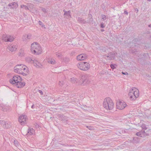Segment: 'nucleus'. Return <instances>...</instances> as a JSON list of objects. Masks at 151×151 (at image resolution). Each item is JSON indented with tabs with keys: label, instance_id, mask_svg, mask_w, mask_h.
<instances>
[{
	"label": "nucleus",
	"instance_id": "obj_1",
	"mask_svg": "<svg viewBox=\"0 0 151 151\" xmlns=\"http://www.w3.org/2000/svg\"><path fill=\"white\" fill-rule=\"evenodd\" d=\"M9 81L10 83L15 85L18 88H22L25 84L24 82H22V78L18 75L14 76L12 79L9 80Z\"/></svg>",
	"mask_w": 151,
	"mask_h": 151
},
{
	"label": "nucleus",
	"instance_id": "obj_2",
	"mask_svg": "<svg viewBox=\"0 0 151 151\" xmlns=\"http://www.w3.org/2000/svg\"><path fill=\"white\" fill-rule=\"evenodd\" d=\"M104 107L107 110H111L113 109L114 104L112 100L109 97L104 99L103 103Z\"/></svg>",
	"mask_w": 151,
	"mask_h": 151
},
{
	"label": "nucleus",
	"instance_id": "obj_3",
	"mask_svg": "<svg viewBox=\"0 0 151 151\" xmlns=\"http://www.w3.org/2000/svg\"><path fill=\"white\" fill-rule=\"evenodd\" d=\"M128 95L131 100H135L139 95V91L137 88L133 87L130 90Z\"/></svg>",
	"mask_w": 151,
	"mask_h": 151
},
{
	"label": "nucleus",
	"instance_id": "obj_4",
	"mask_svg": "<svg viewBox=\"0 0 151 151\" xmlns=\"http://www.w3.org/2000/svg\"><path fill=\"white\" fill-rule=\"evenodd\" d=\"M31 47L32 52L35 54L39 55L42 52V49L37 42L32 43Z\"/></svg>",
	"mask_w": 151,
	"mask_h": 151
},
{
	"label": "nucleus",
	"instance_id": "obj_5",
	"mask_svg": "<svg viewBox=\"0 0 151 151\" xmlns=\"http://www.w3.org/2000/svg\"><path fill=\"white\" fill-rule=\"evenodd\" d=\"M14 68V72L17 73H20L21 71L26 72L28 70L27 67L25 65L22 64L17 65L15 66Z\"/></svg>",
	"mask_w": 151,
	"mask_h": 151
},
{
	"label": "nucleus",
	"instance_id": "obj_6",
	"mask_svg": "<svg viewBox=\"0 0 151 151\" xmlns=\"http://www.w3.org/2000/svg\"><path fill=\"white\" fill-rule=\"evenodd\" d=\"M77 66L80 69L83 70H88L90 67L89 64L86 62H81L78 64Z\"/></svg>",
	"mask_w": 151,
	"mask_h": 151
},
{
	"label": "nucleus",
	"instance_id": "obj_7",
	"mask_svg": "<svg viewBox=\"0 0 151 151\" xmlns=\"http://www.w3.org/2000/svg\"><path fill=\"white\" fill-rule=\"evenodd\" d=\"M116 107L118 109L122 110L127 106L126 103L124 101H118L116 102Z\"/></svg>",
	"mask_w": 151,
	"mask_h": 151
},
{
	"label": "nucleus",
	"instance_id": "obj_8",
	"mask_svg": "<svg viewBox=\"0 0 151 151\" xmlns=\"http://www.w3.org/2000/svg\"><path fill=\"white\" fill-rule=\"evenodd\" d=\"M27 119V116L26 115H22L19 116V121L22 125H23L26 123V120Z\"/></svg>",
	"mask_w": 151,
	"mask_h": 151
},
{
	"label": "nucleus",
	"instance_id": "obj_9",
	"mask_svg": "<svg viewBox=\"0 0 151 151\" xmlns=\"http://www.w3.org/2000/svg\"><path fill=\"white\" fill-rule=\"evenodd\" d=\"M25 60L28 63H31L33 61V63L35 66H39L40 65L39 63L36 60H33V58L29 57H27L25 58Z\"/></svg>",
	"mask_w": 151,
	"mask_h": 151
},
{
	"label": "nucleus",
	"instance_id": "obj_10",
	"mask_svg": "<svg viewBox=\"0 0 151 151\" xmlns=\"http://www.w3.org/2000/svg\"><path fill=\"white\" fill-rule=\"evenodd\" d=\"M115 53L114 52H111L108 54L107 55H105L104 56L106 57L108 60H113L114 59Z\"/></svg>",
	"mask_w": 151,
	"mask_h": 151
},
{
	"label": "nucleus",
	"instance_id": "obj_11",
	"mask_svg": "<svg viewBox=\"0 0 151 151\" xmlns=\"http://www.w3.org/2000/svg\"><path fill=\"white\" fill-rule=\"evenodd\" d=\"M88 76L87 75H85L82 76L81 81L84 84L89 82Z\"/></svg>",
	"mask_w": 151,
	"mask_h": 151
},
{
	"label": "nucleus",
	"instance_id": "obj_12",
	"mask_svg": "<svg viewBox=\"0 0 151 151\" xmlns=\"http://www.w3.org/2000/svg\"><path fill=\"white\" fill-rule=\"evenodd\" d=\"M87 58V55L85 54H81L77 57V59L78 60H85Z\"/></svg>",
	"mask_w": 151,
	"mask_h": 151
},
{
	"label": "nucleus",
	"instance_id": "obj_13",
	"mask_svg": "<svg viewBox=\"0 0 151 151\" xmlns=\"http://www.w3.org/2000/svg\"><path fill=\"white\" fill-rule=\"evenodd\" d=\"M58 117L59 120L64 122L68 121V118L66 116L61 114H59L58 115Z\"/></svg>",
	"mask_w": 151,
	"mask_h": 151
},
{
	"label": "nucleus",
	"instance_id": "obj_14",
	"mask_svg": "<svg viewBox=\"0 0 151 151\" xmlns=\"http://www.w3.org/2000/svg\"><path fill=\"white\" fill-rule=\"evenodd\" d=\"M8 49L12 52L15 51L17 50V47L15 45H10L8 48Z\"/></svg>",
	"mask_w": 151,
	"mask_h": 151
},
{
	"label": "nucleus",
	"instance_id": "obj_15",
	"mask_svg": "<svg viewBox=\"0 0 151 151\" xmlns=\"http://www.w3.org/2000/svg\"><path fill=\"white\" fill-rule=\"evenodd\" d=\"M47 62L49 64L54 65L55 64L56 61L54 59L50 58L47 59Z\"/></svg>",
	"mask_w": 151,
	"mask_h": 151
},
{
	"label": "nucleus",
	"instance_id": "obj_16",
	"mask_svg": "<svg viewBox=\"0 0 151 151\" xmlns=\"http://www.w3.org/2000/svg\"><path fill=\"white\" fill-rule=\"evenodd\" d=\"M141 135L142 137H145L149 135L148 131H141Z\"/></svg>",
	"mask_w": 151,
	"mask_h": 151
},
{
	"label": "nucleus",
	"instance_id": "obj_17",
	"mask_svg": "<svg viewBox=\"0 0 151 151\" xmlns=\"http://www.w3.org/2000/svg\"><path fill=\"white\" fill-rule=\"evenodd\" d=\"M8 6L10 7V8L13 9L14 8L17 7H18V5L17 3L15 2H13L8 4Z\"/></svg>",
	"mask_w": 151,
	"mask_h": 151
},
{
	"label": "nucleus",
	"instance_id": "obj_18",
	"mask_svg": "<svg viewBox=\"0 0 151 151\" xmlns=\"http://www.w3.org/2000/svg\"><path fill=\"white\" fill-rule=\"evenodd\" d=\"M70 11H69L67 12H65L63 14V16L64 17H66L67 18H69L71 17V15L70 14Z\"/></svg>",
	"mask_w": 151,
	"mask_h": 151
},
{
	"label": "nucleus",
	"instance_id": "obj_19",
	"mask_svg": "<svg viewBox=\"0 0 151 151\" xmlns=\"http://www.w3.org/2000/svg\"><path fill=\"white\" fill-rule=\"evenodd\" d=\"M6 123L4 125V127L5 128H10L11 126V123L10 122L5 121Z\"/></svg>",
	"mask_w": 151,
	"mask_h": 151
},
{
	"label": "nucleus",
	"instance_id": "obj_20",
	"mask_svg": "<svg viewBox=\"0 0 151 151\" xmlns=\"http://www.w3.org/2000/svg\"><path fill=\"white\" fill-rule=\"evenodd\" d=\"M77 20L78 22L82 24H86L87 23V22L85 21L83 19L80 17H78Z\"/></svg>",
	"mask_w": 151,
	"mask_h": 151
},
{
	"label": "nucleus",
	"instance_id": "obj_21",
	"mask_svg": "<svg viewBox=\"0 0 151 151\" xmlns=\"http://www.w3.org/2000/svg\"><path fill=\"white\" fill-rule=\"evenodd\" d=\"M8 107L3 104H0V109L4 111H6Z\"/></svg>",
	"mask_w": 151,
	"mask_h": 151
},
{
	"label": "nucleus",
	"instance_id": "obj_22",
	"mask_svg": "<svg viewBox=\"0 0 151 151\" xmlns=\"http://www.w3.org/2000/svg\"><path fill=\"white\" fill-rule=\"evenodd\" d=\"M140 141L139 138L138 137H134L133 138L132 142L133 143H138Z\"/></svg>",
	"mask_w": 151,
	"mask_h": 151
},
{
	"label": "nucleus",
	"instance_id": "obj_23",
	"mask_svg": "<svg viewBox=\"0 0 151 151\" xmlns=\"http://www.w3.org/2000/svg\"><path fill=\"white\" fill-rule=\"evenodd\" d=\"M34 132V130L32 128H29L28 130L27 134L30 135H32L33 134Z\"/></svg>",
	"mask_w": 151,
	"mask_h": 151
},
{
	"label": "nucleus",
	"instance_id": "obj_24",
	"mask_svg": "<svg viewBox=\"0 0 151 151\" xmlns=\"http://www.w3.org/2000/svg\"><path fill=\"white\" fill-rule=\"evenodd\" d=\"M8 35H4L2 37V39L5 42H8Z\"/></svg>",
	"mask_w": 151,
	"mask_h": 151
},
{
	"label": "nucleus",
	"instance_id": "obj_25",
	"mask_svg": "<svg viewBox=\"0 0 151 151\" xmlns=\"http://www.w3.org/2000/svg\"><path fill=\"white\" fill-rule=\"evenodd\" d=\"M70 81L72 83H75L78 82V80L77 78L73 77L70 78Z\"/></svg>",
	"mask_w": 151,
	"mask_h": 151
},
{
	"label": "nucleus",
	"instance_id": "obj_26",
	"mask_svg": "<svg viewBox=\"0 0 151 151\" xmlns=\"http://www.w3.org/2000/svg\"><path fill=\"white\" fill-rule=\"evenodd\" d=\"M8 42H11L14 39V38L12 36L8 35Z\"/></svg>",
	"mask_w": 151,
	"mask_h": 151
},
{
	"label": "nucleus",
	"instance_id": "obj_27",
	"mask_svg": "<svg viewBox=\"0 0 151 151\" xmlns=\"http://www.w3.org/2000/svg\"><path fill=\"white\" fill-rule=\"evenodd\" d=\"M141 127L142 129H144L145 131H149L150 130V129H147V128L146 127L145 124H142L141 126Z\"/></svg>",
	"mask_w": 151,
	"mask_h": 151
},
{
	"label": "nucleus",
	"instance_id": "obj_28",
	"mask_svg": "<svg viewBox=\"0 0 151 151\" xmlns=\"http://www.w3.org/2000/svg\"><path fill=\"white\" fill-rule=\"evenodd\" d=\"M18 73L22 74L24 76H26L27 75L28 72L27 71H26V72H24V71H21L20 73Z\"/></svg>",
	"mask_w": 151,
	"mask_h": 151
},
{
	"label": "nucleus",
	"instance_id": "obj_29",
	"mask_svg": "<svg viewBox=\"0 0 151 151\" xmlns=\"http://www.w3.org/2000/svg\"><path fill=\"white\" fill-rule=\"evenodd\" d=\"M22 39L23 41L28 39L27 34H24L22 37Z\"/></svg>",
	"mask_w": 151,
	"mask_h": 151
},
{
	"label": "nucleus",
	"instance_id": "obj_30",
	"mask_svg": "<svg viewBox=\"0 0 151 151\" xmlns=\"http://www.w3.org/2000/svg\"><path fill=\"white\" fill-rule=\"evenodd\" d=\"M21 8H24V9L26 10H29L28 7L26 5H21L20 6Z\"/></svg>",
	"mask_w": 151,
	"mask_h": 151
},
{
	"label": "nucleus",
	"instance_id": "obj_31",
	"mask_svg": "<svg viewBox=\"0 0 151 151\" xmlns=\"http://www.w3.org/2000/svg\"><path fill=\"white\" fill-rule=\"evenodd\" d=\"M6 123L5 121L4 120H0V124L4 127V125H5V124Z\"/></svg>",
	"mask_w": 151,
	"mask_h": 151
},
{
	"label": "nucleus",
	"instance_id": "obj_32",
	"mask_svg": "<svg viewBox=\"0 0 151 151\" xmlns=\"http://www.w3.org/2000/svg\"><path fill=\"white\" fill-rule=\"evenodd\" d=\"M115 66H116V64H111L110 65V66L111 68L112 69V70H113L114 69L116 68Z\"/></svg>",
	"mask_w": 151,
	"mask_h": 151
},
{
	"label": "nucleus",
	"instance_id": "obj_33",
	"mask_svg": "<svg viewBox=\"0 0 151 151\" xmlns=\"http://www.w3.org/2000/svg\"><path fill=\"white\" fill-rule=\"evenodd\" d=\"M130 50L131 52L132 53H135V52L137 51V50H135V48L134 47H133L132 48H131Z\"/></svg>",
	"mask_w": 151,
	"mask_h": 151
},
{
	"label": "nucleus",
	"instance_id": "obj_34",
	"mask_svg": "<svg viewBox=\"0 0 151 151\" xmlns=\"http://www.w3.org/2000/svg\"><path fill=\"white\" fill-rule=\"evenodd\" d=\"M141 131H140L138 132H137L136 134V135L137 136H139V137H142V136L141 135Z\"/></svg>",
	"mask_w": 151,
	"mask_h": 151
},
{
	"label": "nucleus",
	"instance_id": "obj_35",
	"mask_svg": "<svg viewBox=\"0 0 151 151\" xmlns=\"http://www.w3.org/2000/svg\"><path fill=\"white\" fill-rule=\"evenodd\" d=\"M93 18L92 17H91L90 18L89 20L87 21V23H91L93 21Z\"/></svg>",
	"mask_w": 151,
	"mask_h": 151
},
{
	"label": "nucleus",
	"instance_id": "obj_36",
	"mask_svg": "<svg viewBox=\"0 0 151 151\" xmlns=\"http://www.w3.org/2000/svg\"><path fill=\"white\" fill-rule=\"evenodd\" d=\"M41 10L45 13H46L47 12V11L45 8L43 7L41 8Z\"/></svg>",
	"mask_w": 151,
	"mask_h": 151
},
{
	"label": "nucleus",
	"instance_id": "obj_37",
	"mask_svg": "<svg viewBox=\"0 0 151 151\" xmlns=\"http://www.w3.org/2000/svg\"><path fill=\"white\" fill-rule=\"evenodd\" d=\"M56 55L58 57H61L62 56V54L61 53H57Z\"/></svg>",
	"mask_w": 151,
	"mask_h": 151
},
{
	"label": "nucleus",
	"instance_id": "obj_38",
	"mask_svg": "<svg viewBox=\"0 0 151 151\" xmlns=\"http://www.w3.org/2000/svg\"><path fill=\"white\" fill-rule=\"evenodd\" d=\"M101 17H102V19L103 20H105L106 19V17L105 15H102Z\"/></svg>",
	"mask_w": 151,
	"mask_h": 151
},
{
	"label": "nucleus",
	"instance_id": "obj_39",
	"mask_svg": "<svg viewBox=\"0 0 151 151\" xmlns=\"http://www.w3.org/2000/svg\"><path fill=\"white\" fill-rule=\"evenodd\" d=\"M37 91L39 92L41 95L43 94V92L41 90H38Z\"/></svg>",
	"mask_w": 151,
	"mask_h": 151
},
{
	"label": "nucleus",
	"instance_id": "obj_40",
	"mask_svg": "<svg viewBox=\"0 0 151 151\" xmlns=\"http://www.w3.org/2000/svg\"><path fill=\"white\" fill-rule=\"evenodd\" d=\"M28 39H31V35L30 34L27 35Z\"/></svg>",
	"mask_w": 151,
	"mask_h": 151
},
{
	"label": "nucleus",
	"instance_id": "obj_41",
	"mask_svg": "<svg viewBox=\"0 0 151 151\" xmlns=\"http://www.w3.org/2000/svg\"><path fill=\"white\" fill-rule=\"evenodd\" d=\"M100 27L101 28H104L105 27L104 25V24L101 23L100 25Z\"/></svg>",
	"mask_w": 151,
	"mask_h": 151
},
{
	"label": "nucleus",
	"instance_id": "obj_42",
	"mask_svg": "<svg viewBox=\"0 0 151 151\" xmlns=\"http://www.w3.org/2000/svg\"><path fill=\"white\" fill-rule=\"evenodd\" d=\"M122 74L124 75H127L128 74V73L127 72H122Z\"/></svg>",
	"mask_w": 151,
	"mask_h": 151
},
{
	"label": "nucleus",
	"instance_id": "obj_43",
	"mask_svg": "<svg viewBox=\"0 0 151 151\" xmlns=\"http://www.w3.org/2000/svg\"><path fill=\"white\" fill-rule=\"evenodd\" d=\"M124 13L127 15L128 14V12L127 10H125L124 12Z\"/></svg>",
	"mask_w": 151,
	"mask_h": 151
},
{
	"label": "nucleus",
	"instance_id": "obj_44",
	"mask_svg": "<svg viewBox=\"0 0 151 151\" xmlns=\"http://www.w3.org/2000/svg\"><path fill=\"white\" fill-rule=\"evenodd\" d=\"M21 52H22V50L21 51ZM19 56H22L23 55V54H22L21 52H20L19 53Z\"/></svg>",
	"mask_w": 151,
	"mask_h": 151
},
{
	"label": "nucleus",
	"instance_id": "obj_45",
	"mask_svg": "<svg viewBox=\"0 0 151 151\" xmlns=\"http://www.w3.org/2000/svg\"><path fill=\"white\" fill-rule=\"evenodd\" d=\"M39 24L41 25L42 26V22L41 21H39Z\"/></svg>",
	"mask_w": 151,
	"mask_h": 151
},
{
	"label": "nucleus",
	"instance_id": "obj_46",
	"mask_svg": "<svg viewBox=\"0 0 151 151\" xmlns=\"http://www.w3.org/2000/svg\"><path fill=\"white\" fill-rule=\"evenodd\" d=\"M86 127L88 128L89 129H91L92 127L91 126H86Z\"/></svg>",
	"mask_w": 151,
	"mask_h": 151
},
{
	"label": "nucleus",
	"instance_id": "obj_47",
	"mask_svg": "<svg viewBox=\"0 0 151 151\" xmlns=\"http://www.w3.org/2000/svg\"><path fill=\"white\" fill-rule=\"evenodd\" d=\"M33 1H35L36 2H39L40 1L39 0H33Z\"/></svg>",
	"mask_w": 151,
	"mask_h": 151
},
{
	"label": "nucleus",
	"instance_id": "obj_48",
	"mask_svg": "<svg viewBox=\"0 0 151 151\" xmlns=\"http://www.w3.org/2000/svg\"><path fill=\"white\" fill-rule=\"evenodd\" d=\"M101 75H104V72L103 71H101Z\"/></svg>",
	"mask_w": 151,
	"mask_h": 151
},
{
	"label": "nucleus",
	"instance_id": "obj_49",
	"mask_svg": "<svg viewBox=\"0 0 151 151\" xmlns=\"http://www.w3.org/2000/svg\"><path fill=\"white\" fill-rule=\"evenodd\" d=\"M34 104H33L31 106V108L32 109L34 108Z\"/></svg>",
	"mask_w": 151,
	"mask_h": 151
},
{
	"label": "nucleus",
	"instance_id": "obj_50",
	"mask_svg": "<svg viewBox=\"0 0 151 151\" xmlns=\"http://www.w3.org/2000/svg\"><path fill=\"white\" fill-rule=\"evenodd\" d=\"M17 141H15V140H14V143L15 144H17Z\"/></svg>",
	"mask_w": 151,
	"mask_h": 151
},
{
	"label": "nucleus",
	"instance_id": "obj_51",
	"mask_svg": "<svg viewBox=\"0 0 151 151\" xmlns=\"http://www.w3.org/2000/svg\"><path fill=\"white\" fill-rule=\"evenodd\" d=\"M149 27L151 28V24L149 25Z\"/></svg>",
	"mask_w": 151,
	"mask_h": 151
},
{
	"label": "nucleus",
	"instance_id": "obj_52",
	"mask_svg": "<svg viewBox=\"0 0 151 151\" xmlns=\"http://www.w3.org/2000/svg\"><path fill=\"white\" fill-rule=\"evenodd\" d=\"M104 30L103 29H101V32H104Z\"/></svg>",
	"mask_w": 151,
	"mask_h": 151
},
{
	"label": "nucleus",
	"instance_id": "obj_53",
	"mask_svg": "<svg viewBox=\"0 0 151 151\" xmlns=\"http://www.w3.org/2000/svg\"><path fill=\"white\" fill-rule=\"evenodd\" d=\"M63 11L64 12V13H65V12H67V11H66L65 10H63Z\"/></svg>",
	"mask_w": 151,
	"mask_h": 151
},
{
	"label": "nucleus",
	"instance_id": "obj_54",
	"mask_svg": "<svg viewBox=\"0 0 151 151\" xmlns=\"http://www.w3.org/2000/svg\"><path fill=\"white\" fill-rule=\"evenodd\" d=\"M148 0V1H151V0Z\"/></svg>",
	"mask_w": 151,
	"mask_h": 151
},
{
	"label": "nucleus",
	"instance_id": "obj_55",
	"mask_svg": "<svg viewBox=\"0 0 151 151\" xmlns=\"http://www.w3.org/2000/svg\"><path fill=\"white\" fill-rule=\"evenodd\" d=\"M136 11H137V12H138V9H137V10H136Z\"/></svg>",
	"mask_w": 151,
	"mask_h": 151
},
{
	"label": "nucleus",
	"instance_id": "obj_56",
	"mask_svg": "<svg viewBox=\"0 0 151 151\" xmlns=\"http://www.w3.org/2000/svg\"><path fill=\"white\" fill-rule=\"evenodd\" d=\"M136 11H137V12H138V9H137V10H136Z\"/></svg>",
	"mask_w": 151,
	"mask_h": 151
},
{
	"label": "nucleus",
	"instance_id": "obj_57",
	"mask_svg": "<svg viewBox=\"0 0 151 151\" xmlns=\"http://www.w3.org/2000/svg\"><path fill=\"white\" fill-rule=\"evenodd\" d=\"M150 146H151V143H150ZM150 150H151V149H150Z\"/></svg>",
	"mask_w": 151,
	"mask_h": 151
}]
</instances>
